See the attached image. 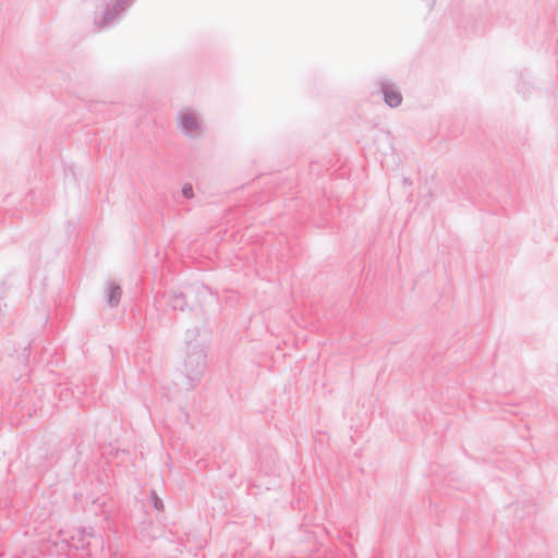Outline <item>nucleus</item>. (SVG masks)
<instances>
[{
	"label": "nucleus",
	"instance_id": "1",
	"mask_svg": "<svg viewBox=\"0 0 558 558\" xmlns=\"http://www.w3.org/2000/svg\"><path fill=\"white\" fill-rule=\"evenodd\" d=\"M179 125L183 132L191 134L198 129V121L191 112H182L179 117Z\"/></svg>",
	"mask_w": 558,
	"mask_h": 558
},
{
	"label": "nucleus",
	"instance_id": "3",
	"mask_svg": "<svg viewBox=\"0 0 558 558\" xmlns=\"http://www.w3.org/2000/svg\"><path fill=\"white\" fill-rule=\"evenodd\" d=\"M120 294H121V289L119 287H113L110 290L109 304L110 305H116L118 303Z\"/></svg>",
	"mask_w": 558,
	"mask_h": 558
},
{
	"label": "nucleus",
	"instance_id": "4",
	"mask_svg": "<svg viewBox=\"0 0 558 558\" xmlns=\"http://www.w3.org/2000/svg\"><path fill=\"white\" fill-rule=\"evenodd\" d=\"M182 193L185 197L191 198L193 196V190L191 185H184L182 189Z\"/></svg>",
	"mask_w": 558,
	"mask_h": 558
},
{
	"label": "nucleus",
	"instance_id": "2",
	"mask_svg": "<svg viewBox=\"0 0 558 558\" xmlns=\"http://www.w3.org/2000/svg\"><path fill=\"white\" fill-rule=\"evenodd\" d=\"M385 100L390 107H396L401 104V95L390 87L384 89Z\"/></svg>",
	"mask_w": 558,
	"mask_h": 558
}]
</instances>
